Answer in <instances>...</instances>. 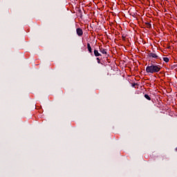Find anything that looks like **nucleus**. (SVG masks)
<instances>
[{
	"label": "nucleus",
	"mask_w": 177,
	"mask_h": 177,
	"mask_svg": "<svg viewBox=\"0 0 177 177\" xmlns=\"http://www.w3.org/2000/svg\"><path fill=\"white\" fill-rule=\"evenodd\" d=\"M160 71L161 66L153 64H149L146 68V71L148 74H156L160 73Z\"/></svg>",
	"instance_id": "f257e3e1"
},
{
	"label": "nucleus",
	"mask_w": 177,
	"mask_h": 177,
	"mask_svg": "<svg viewBox=\"0 0 177 177\" xmlns=\"http://www.w3.org/2000/svg\"><path fill=\"white\" fill-rule=\"evenodd\" d=\"M148 56L150 59H156V60H158V59H160V57H158V55L154 53H149L148 54Z\"/></svg>",
	"instance_id": "f03ea898"
},
{
	"label": "nucleus",
	"mask_w": 177,
	"mask_h": 177,
	"mask_svg": "<svg viewBox=\"0 0 177 177\" xmlns=\"http://www.w3.org/2000/svg\"><path fill=\"white\" fill-rule=\"evenodd\" d=\"M76 32L78 37H82L84 35V31L80 28L76 29Z\"/></svg>",
	"instance_id": "7ed1b4c3"
},
{
	"label": "nucleus",
	"mask_w": 177,
	"mask_h": 177,
	"mask_svg": "<svg viewBox=\"0 0 177 177\" xmlns=\"http://www.w3.org/2000/svg\"><path fill=\"white\" fill-rule=\"evenodd\" d=\"M100 52L102 53V55H107V50L103 47H100Z\"/></svg>",
	"instance_id": "20e7f679"
},
{
	"label": "nucleus",
	"mask_w": 177,
	"mask_h": 177,
	"mask_svg": "<svg viewBox=\"0 0 177 177\" xmlns=\"http://www.w3.org/2000/svg\"><path fill=\"white\" fill-rule=\"evenodd\" d=\"M87 49L88 51L92 55L93 52H92V47L91 46V44L87 43Z\"/></svg>",
	"instance_id": "39448f33"
},
{
	"label": "nucleus",
	"mask_w": 177,
	"mask_h": 177,
	"mask_svg": "<svg viewBox=\"0 0 177 177\" xmlns=\"http://www.w3.org/2000/svg\"><path fill=\"white\" fill-rule=\"evenodd\" d=\"M94 55L96 57H97L98 56H102V55L99 53V51L97 50H94Z\"/></svg>",
	"instance_id": "423d86ee"
},
{
	"label": "nucleus",
	"mask_w": 177,
	"mask_h": 177,
	"mask_svg": "<svg viewBox=\"0 0 177 177\" xmlns=\"http://www.w3.org/2000/svg\"><path fill=\"white\" fill-rule=\"evenodd\" d=\"M145 99H147V100H151V97H150V96L148 94H145Z\"/></svg>",
	"instance_id": "0eeeda50"
},
{
	"label": "nucleus",
	"mask_w": 177,
	"mask_h": 177,
	"mask_svg": "<svg viewBox=\"0 0 177 177\" xmlns=\"http://www.w3.org/2000/svg\"><path fill=\"white\" fill-rule=\"evenodd\" d=\"M145 24L147 26V28H151V24L147 22Z\"/></svg>",
	"instance_id": "6e6552de"
},
{
	"label": "nucleus",
	"mask_w": 177,
	"mask_h": 177,
	"mask_svg": "<svg viewBox=\"0 0 177 177\" xmlns=\"http://www.w3.org/2000/svg\"><path fill=\"white\" fill-rule=\"evenodd\" d=\"M163 60L165 62V63H168L169 62V58L165 57H163Z\"/></svg>",
	"instance_id": "1a4fd4ad"
},
{
	"label": "nucleus",
	"mask_w": 177,
	"mask_h": 177,
	"mask_svg": "<svg viewBox=\"0 0 177 177\" xmlns=\"http://www.w3.org/2000/svg\"><path fill=\"white\" fill-rule=\"evenodd\" d=\"M97 63L100 64V59H99V57L97 58Z\"/></svg>",
	"instance_id": "9d476101"
},
{
	"label": "nucleus",
	"mask_w": 177,
	"mask_h": 177,
	"mask_svg": "<svg viewBox=\"0 0 177 177\" xmlns=\"http://www.w3.org/2000/svg\"><path fill=\"white\" fill-rule=\"evenodd\" d=\"M151 63L154 64V63H156V62H154V61H151Z\"/></svg>",
	"instance_id": "9b49d317"
},
{
	"label": "nucleus",
	"mask_w": 177,
	"mask_h": 177,
	"mask_svg": "<svg viewBox=\"0 0 177 177\" xmlns=\"http://www.w3.org/2000/svg\"><path fill=\"white\" fill-rule=\"evenodd\" d=\"M176 150L177 151V147H176Z\"/></svg>",
	"instance_id": "f8f14e48"
}]
</instances>
